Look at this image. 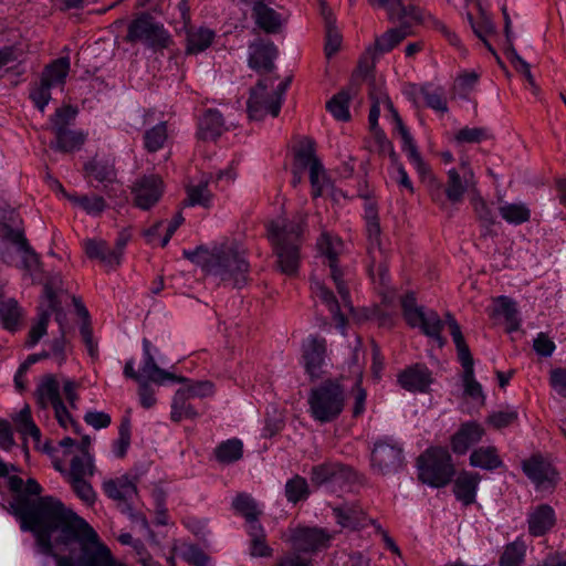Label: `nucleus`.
Wrapping results in <instances>:
<instances>
[{"label": "nucleus", "mask_w": 566, "mask_h": 566, "mask_svg": "<svg viewBox=\"0 0 566 566\" xmlns=\"http://www.w3.org/2000/svg\"><path fill=\"white\" fill-rule=\"evenodd\" d=\"M21 528L36 538L40 553L52 555L57 566H114L109 548L82 517L53 496H42L21 513Z\"/></svg>", "instance_id": "1"}, {"label": "nucleus", "mask_w": 566, "mask_h": 566, "mask_svg": "<svg viewBox=\"0 0 566 566\" xmlns=\"http://www.w3.org/2000/svg\"><path fill=\"white\" fill-rule=\"evenodd\" d=\"M195 261L207 274L221 281L233 282L234 285L247 281L250 268L244 249L230 240L216 244L210 250L198 249L195 252Z\"/></svg>", "instance_id": "2"}, {"label": "nucleus", "mask_w": 566, "mask_h": 566, "mask_svg": "<svg viewBox=\"0 0 566 566\" xmlns=\"http://www.w3.org/2000/svg\"><path fill=\"white\" fill-rule=\"evenodd\" d=\"M305 220L306 214L297 213L291 221L279 218L268 224V238L273 245L277 268L289 276L296 275L300 268Z\"/></svg>", "instance_id": "3"}, {"label": "nucleus", "mask_w": 566, "mask_h": 566, "mask_svg": "<svg viewBox=\"0 0 566 566\" xmlns=\"http://www.w3.org/2000/svg\"><path fill=\"white\" fill-rule=\"evenodd\" d=\"M13 210L0 208V261L23 269L30 275L40 270L38 254L30 248Z\"/></svg>", "instance_id": "4"}, {"label": "nucleus", "mask_w": 566, "mask_h": 566, "mask_svg": "<svg viewBox=\"0 0 566 566\" xmlns=\"http://www.w3.org/2000/svg\"><path fill=\"white\" fill-rule=\"evenodd\" d=\"M370 98L373 101V105L369 111L368 123L370 130L374 134L375 142L379 146V142L377 139V133L384 134L378 127V118L380 115V106L382 105L390 114V119L394 125V132L400 136L401 139V148L406 153L409 161L415 166V168L422 172L426 169V165L421 158L420 153L418 151L417 145L405 126L401 117L398 112L395 109L392 103L385 94H379V96H375L374 93H370Z\"/></svg>", "instance_id": "5"}, {"label": "nucleus", "mask_w": 566, "mask_h": 566, "mask_svg": "<svg viewBox=\"0 0 566 566\" xmlns=\"http://www.w3.org/2000/svg\"><path fill=\"white\" fill-rule=\"evenodd\" d=\"M452 457L446 447H430L418 459V478L431 488H443L454 476Z\"/></svg>", "instance_id": "6"}, {"label": "nucleus", "mask_w": 566, "mask_h": 566, "mask_svg": "<svg viewBox=\"0 0 566 566\" xmlns=\"http://www.w3.org/2000/svg\"><path fill=\"white\" fill-rule=\"evenodd\" d=\"M344 402V390L335 381H325L308 395L310 413L321 423L336 419L343 411Z\"/></svg>", "instance_id": "7"}, {"label": "nucleus", "mask_w": 566, "mask_h": 566, "mask_svg": "<svg viewBox=\"0 0 566 566\" xmlns=\"http://www.w3.org/2000/svg\"><path fill=\"white\" fill-rule=\"evenodd\" d=\"M308 170L312 185V196L317 198L323 195L327 180L324 168L315 155L314 143L311 139H303L296 150L293 163L292 185L296 187L304 171Z\"/></svg>", "instance_id": "8"}, {"label": "nucleus", "mask_w": 566, "mask_h": 566, "mask_svg": "<svg viewBox=\"0 0 566 566\" xmlns=\"http://www.w3.org/2000/svg\"><path fill=\"white\" fill-rule=\"evenodd\" d=\"M446 323L448 324L453 343L457 347L459 360L463 367L462 381L464 394L478 403L483 405L485 396L481 384L474 378L473 359L462 335L460 325L450 314L447 315Z\"/></svg>", "instance_id": "9"}, {"label": "nucleus", "mask_w": 566, "mask_h": 566, "mask_svg": "<svg viewBox=\"0 0 566 566\" xmlns=\"http://www.w3.org/2000/svg\"><path fill=\"white\" fill-rule=\"evenodd\" d=\"M289 84V80L280 82L272 92H268V81H260L251 91L248 101L249 117L253 120H261L268 114L276 117L280 114Z\"/></svg>", "instance_id": "10"}, {"label": "nucleus", "mask_w": 566, "mask_h": 566, "mask_svg": "<svg viewBox=\"0 0 566 566\" xmlns=\"http://www.w3.org/2000/svg\"><path fill=\"white\" fill-rule=\"evenodd\" d=\"M69 72V57H60L43 70L40 82L34 84L30 93L31 99L41 113L51 101V90H63Z\"/></svg>", "instance_id": "11"}, {"label": "nucleus", "mask_w": 566, "mask_h": 566, "mask_svg": "<svg viewBox=\"0 0 566 566\" xmlns=\"http://www.w3.org/2000/svg\"><path fill=\"white\" fill-rule=\"evenodd\" d=\"M61 389L71 409H76L77 384L70 378L60 381L54 375H45L40 379L35 390L36 402L42 408H55L64 403L61 399Z\"/></svg>", "instance_id": "12"}, {"label": "nucleus", "mask_w": 566, "mask_h": 566, "mask_svg": "<svg viewBox=\"0 0 566 566\" xmlns=\"http://www.w3.org/2000/svg\"><path fill=\"white\" fill-rule=\"evenodd\" d=\"M401 305L403 316L411 327L420 328L423 334L433 338L439 346H443L444 340L441 337V332L444 322L434 311H427L424 307L418 306L413 294L406 295L402 298Z\"/></svg>", "instance_id": "13"}, {"label": "nucleus", "mask_w": 566, "mask_h": 566, "mask_svg": "<svg viewBox=\"0 0 566 566\" xmlns=\"http://www.w3.org/2000/svg\"><path fill=\"white\" fill-rule=\"evenodd\" d=\"M127 40L140 42L150 49H164L170 43V35L164 25L148 14H142L128 27Z\"/></svg>", "instance_id": "14"}, {"label": "nucleus", "mask_w": 566, "mask_h": 566, "mask_svg": "<svg viewBox=\"0 0 566 566\" xmlns=\"http://www.w3.org/2000/svg\"><path fill=\"white\" fill-rule=\"evenodd\" d=\"M401 446L392 438H382L375 442L370 454L371 468L379 474L396 472L402 467Z\"/></svg>", "instance_id": "15"}, {"label": "nucleus", "mask_w": 566, "mask_h": 566, "mask_svg": "<svg viewBox=\"0 0 566 566\" xmlns=\"http://www.w3.org/2000/svg\"><path fill=\"white\" fill-rule=\"evenodd\" d=\"M317 248L318 251L328 260V266L331 269L332 279L336 285L338 294L342 297L344 306L348 307L349 311H352L353 307L349 300V292L344 281L342 280V271L337 268V256L344 250V244L342 240L336 235H332L327 232H324L322 233L321 238L317 241Z\"/></svg>", "instance_id": "16"}, {"label": "nucleus", "mask_w": 566, "mask_h": 566, "mask_svg": "<svg viewBox=\"0 0 566 566\" xmlns=\"http://www.w3.org/2000/svg\"><path fill=\"white\" fill-rule=\"evenodd\" d=\"M333 537L323 528L297 527L290 530L289 542L295 551L311 553L327 548Z\"/></svg>", "instance_id": "17"}, {"label": "nucleus", "mask_w": 566, "mask_h": 566, "mask_svg": "<svg viewBox=\"0 0 566 566\" xmlns=\"http://www.w3.org/2000/svg\"><path fill=\"white\" fill-rule=\"evenodd\" d=\"M326 340L322 337L310 335L303 342L301 363L312 379L322 376L323 367L326 364Z\"/></svg>", "instance_id": "18"}, {"label": "nucleus", "mask_w": 566, "mask_h": 566, "mask_svg": "<svg viewBox=\"0 0 566 566\" xmlns=\"http://www.w3.org/2000/svg\"><path fill=\"white\" fill-rule=\"evenodd\" d=\"M522 468L537 490H548L557 483L558 473L556 469L542 455L535 454L525 460Z\"/></svg>", "instance_id": "19"}, {"label": "nucleus", "mask_w": 566, "mask_h": 566, "mask_svg": "<svg viewBox=\"0 0 566 566\" xmlns=\"http://www.w3.org/2000/svg\"><path fill=\"white\" fill-rule=\"evenodd\" d=\"M132 192L136 207L143 210L150 209L163 196V180L156 175L145 176L136 181Z\"/></svg>", "instance_id": "20"}, {"label": "nucleus", "mask_w": 566, "mask_h": 566, "mask_svg": "<svg viewBox=\"0 0 566 566\" xmlns=\"http://www.w3.org/2000/svg\"><path fill=\"white\" fill-rule=\"evenodd\" d=\"M485 434V429L474 420L461 423L459 429L451 436L450 446L453 453L465 454L471 447L479 443Z\"/></svg>", "instance_id": "21"}, {"label": "nucleus", "mask_w": 566, "mask_h": 566, "mask_svg": "<svg viewBox=\"0 0 566 566\" xmlns=\"http://www.w3.org/2000/svg\"><path fill=\"white\" fill-rule=\"evenodd\" d=\"M405 95L412 101L415 105L426 104L436 112L446 113L448 111L447 101L443 91L432 85H408L403 90Z\"/></svg>", "instance_id": "22"}, {"label": "nucleus", "mask_w": 566, "mask_h": 566, "mask_svg": "<svg viewBox=\"0 0 566 566\" xmlns=\"http://www.w3.org/2000/svg\"><path fill=\"white\" fill-rule=\"evenodd\" d=\"M276 56L277 50L272 42L258 40L249 45L248 64L259 73L271 72Z\"/></svg>", "instance_id": "23"}, {"label": "nucleus", "mask_w": 566, "mask_h": 566, "mask_svg": "<svg viewBox=\"0 0 566 566\" xmlns=\"http://www.w3.org/2000/svg\"><path fill=\"white\" fill-rule=\"evenodd\" d=\"M151 344L147 338L143 339V360L140 367L142 377L149 381L163 385L168 381H181L184 377L176 376L172 373L161 369L151 355Z\"/></svg>", "instance_id": "24"}, {"label": "nucleus", "mask_w": 566, "mask_h": 566, "mask_svg": "<svg viewBox=\"0 0 566 566\" xmlns=\"http://www.w3.org/2000/svg\"><path fill=\"white\" fill-rule=\"evenodd\" d=\"M103 491L109 499L127 504L137 496L136 479H133L129 474H123L105 480Z\"/></svg>", "instance_id": "25"}, {"label": "nucleus", "mask_w": 566, "mask_h": 566, "mask_svg": "<svg viewBox=\"0 0 566 566\" xmlns=\"http://www.w3.org/2000/svg\"><path fill=\"white\" fill-rule=\"evenodd\" d=\"M398 382L408 391L424 392L432 382V376L424 365L416 364L399 374Z\"/></svg>", "instance_id": "26"}, {"label": "nucleus", "mask_w": 566, "mask_h": 566, "mask_svg": "<svg viewBox=\"0 0 566 566\" xmlns=\"http://www.w3.org/2000/svg\"><path fill=\"white\" fill-rule=\"evenodd\" d=\"M86 256L99 261L107 269H115L119 265V254L114 252L107 242L101 238H90L82 242Z\"/></svg>", "instance_id": "27"}, {"label": "nucleus", "mask_w": 566, "mask_h": 566, "mask_svg": "<svg viewBox=\"0 0 566 566\" xmlns=\"http://www.w3.org/2000/svg\"><path fill=\"white\" fill-rule=\"evenodd\" d=\"M480 475L471 471H461L453 481V494L464 506L476 501V493L480 484Z\"/></svg>", "instance_id": "28"}, {"label": "nucleus", "mask_w": 566, "mask_h": 566, "mask_svg": "<svg viewBox=\"0 0 566 566\" xmlns=\"http://www.w3.org/2000/svg\"><path fill=\"white\" fill-rule=\"evenodd\" d=\"M555 512L547 504L537 505L531 509L527 514L528 532L535 537L546 534L555 525Z\"/></svg>", "instance_id": "29"}, {"label": "nucleus", "mask_w": 566, "mask_h": 566, "mask_svg": "<svg viewBox=\"0 0 566 566\" xmlns=\"http://www.w3.org/2000/svg\"><path fill=\"white\" fill-rule=\"evenodd\" d=\"M377 139L379 142V151L388 154L391 159L390 175L391 178L400 186L408 189L410 192L413 191L412 182L403 168L398 161V156L394 150L392 144L387 139L385 134L377 133Z\"/></svg>", "instance_id": "30"}, {"label": "nucleus", "mask_w": 566, "mask_h": 566, "mask_svg": "<svg viewBox=\"0 0 566 566\" xmlns=\"http://www.w3.org/2000/svg\"><path fill=\"white\" fill-rule=\"evenodd\" d=\"M368 2L373 7L386 9L390 21L410 19L419 22L422 19L419 9L412 6L406 7L401 3V0H368Z\"/></svg>", "instance_id": "31"}, {"label": "nucleus", "mask_w": 566, "mask_h": 566, "mask_svg": "<svg viewBox=\"0 0 566 566\" xmlns=\"http://www.w3.org/2000/svg\"><path fill=\"white\" fill-rule=\"evenodd\" d=\"M447 176L448 181L444 191L448 200L452 203L461 202L464 193L475 188L476 180H469L455 168L449 169Z\"/></svg>", "instance_id": "32"}, {"label": "nucleus", "mask_w": 566, "mask_h": 566, "mask_svg": "<svg viewBox=\"0 0 566 566\" xmlns=\"http://www.w3.org/2000/svg\"><path fill=\"white\" fill-rule=\"evenodd\" d=\"M311 290L316 297H318L324 304H326L328 311L331 312L333 318L337 324L338 329L344 335L346 319L344 315H342L339 312V305L334 294L329 290H327L321 281L316 279H313L311 281Z\"/></svg>", "instance_id": "33"}, {"label": "nucleus", "mask_w": 566, "mask_h": 566, "mask_svg": "<svg viewBox=\"0 0 566 566\" xmlns=\"http://www.w3.org/2000/svg\"><path fill=\"white\" fill-rule=\"evenodd\" d=\"M224 130L222 115L217 109H208L199 120L198 137L202 140H213Z\"/></svg>", "instance_id": "34"}, {"label": "nucleus", "mask_w": 566, "mask_h": 566, "mask_svg": "<svg viewBox=\"0 0 566 566\" xmlns=\"http://www.w3.org/2000/svg\"><path fill=\"white\" fill-rule=\"evenodd\" d=\"M252 11L258 27L268 33L276 32L282 25L281 14L262 1H255Z\"/></svg>", "instance_id": "35"}, {"label": "nucleus", "mask_w": 566, "mask_h": 566, "mask_svg": "<svg viewBox=\"0 0 566 566\" xmlns=\"http://www.w3.org/2000/svg\"><path fill=\"white\" fill-rule=\"evenodd\" d=\"M55 142L52 147L62 153H73L80 150L87 139V134L83 130L61 129L54 134Z\"/></svg>", "instance_id": "36"}, {"label": "nucleus", "mask_w": 566, "mask_h": 566, "mask_svg": "<svg viewBox=\"0 0 566 566\" xmlns=\"http://www.w3.org/2000/svg\"><path fill=\"white\" fill-rule=\"evenodd\" d=\"M410 29L407 25H400L399 28H392L387 30L381 35L375 39L373 51L375 54H385L394 50L400 44L409 34Z\"/></svg>", "instance_id": "37"}, {"label": "nucleus", "mask_w": 566, "mask_h": 566, "mask_svg": "<svg viewBox=\"0 0 566 566\" xmlns=\"http://www.w3.org/2000/svg\"><path fill=\"white\" fill-rule=\"evenodd\" d=\"M48 307L40 311L39 319L34 323L29 332L28 346L33 347L46 334L51 315L56 311L55 297L52 293H48Z\"/></svg>", "instance_id": "38"}, {"label": "nucleus", "mask_w": 566, "mask_h": 566, "mask_svg": "<svg viewBox=\"0 0 566 566\" xmlns=\"http://www.w3.org/2000/svg\"><path fill=\"white\" fill-rule=\"evenodd\" d=\"M503 462L497 449L493 446L480 447L470 454V465L482 470H495L502 467Z\"/></svg>", "instance_id": "39"}, {"label": "nucleus", "mask_w": 566, "mask_h": 566, "mask_svg": "<svg viewBox=\"0 0 566 566\" xmlns=\"http://www.w3.org/2000/svg\"><path fill=\"white\" fill-rule=\"evenodd\" d=\"M55 184L61 193L67 198L71 203L83 209L87 214L97 216L105 210L106 203L102 197L69 195L60 182L56 181Z\"/></svg>", "instance_id": "40"}, {"label": "nucleus", "mask_w": 566, "mask_h": 566, "mask_svg": "<svg viewBox=\"0 0 566 566\" xmlns=\"http://www.w3.org/2000/svg\"><path fill=\"white\" fill-rule=\"evenodd\" d=\"M493 313L504 318L509 332H515L521 325L516 303L507 296H500L494 302Z\"/></svg>", "instance_id": "41"}, {"label": "nucleus", "mask_w": 566, "mask_h": 566, "mask_svg": "<svg viewBox=\"0 0 566 566\" xmlns=\"http://www.w3.org/2000/svg\"><path fill=\"white\" fill-rule=\"evenodd\" d=\"M214 39V32L207 28H199L188 32L187 53L198 54L208 49Z\"/></svg>", "instance_id": "42"}, {"label": "nucleus", "mask_w": 566, "mask_h": 566, "mask_svg": "<svg viewBox=\"0 0 566 566\" xmlns=\"http://www.w3.org/2000/svg\"><path fill=\"white\" fill-rule=\"evenodd\" d=\"M94 474L93 458L84 452L71 460V468L67 472V481L87 479Z\"/></svg>", "instance_id": "43"}, {"label": "nucleus", "mask_w": 566, "mask_h": 566, "mask_svg": "<svg viewBox=\"0 0 566 566\" xmlns=\"http://www.w3.org/2000/svg\"><path fill=\"white\" fill-rule=\"evenodd\" d=\"M527 546L523 538L517 537L507 544L501 556L500 566H518L524 562Z\"/></svg>", "instance_id": "44"}, {"label": "nucleus", "mask_w": 566, "mask_h": 566, "mask_svg": "<svg viewBox=\"0 0 566 566\" xmlns=\"http://www.w3.org/2000/svg\"><path fill=\"white\" fill-rule=\"evenodd\" d=\"M180 382L185 385L176 392H182L187 399L206 398L214 394V386L208 380L192 381L184 377Z\"/></svg>", "instance_id": "45"}, {"label": "nucleus", "mask_w": 566, "mask_h": 566, "mask_svg": "<svg viewBox=\"0 0 566 566\" xmlns=\"http://www.w3.org/2000/svg\"><path fill=\"white\" fill-rule=\"evenodd\" d=\"M168 139L167 123L160 122L157 125L147 129L144 134L145 148L155 153L161 149Z\"/></svg>", "instance_id": "46"}, {"label": "nucleus", "mask_w": 566, "mask_h": 566, "mask_svg": "<svg viewBox=\"0 0 566 566\" xmlns=\"http://www.w3.org/2000/svg\"><path fill=\"white\" fill-rule=\"evenodd\" d=\"M85 172L87 177L94 178L98 182L112 184L115 180L116 174L114 166L106 161L92 160L85 165Z\"/></svg>", "instance_id": "47"}, {"label": "nucleus", "mask_w": 566, "mask_h": 566, "mask_svg": "<svg viewBox=\"0 0 566 566\" xmlns=\"http://www.w3.org/2000/svg\"><path fill=\"white\" fill-rule=\"evenodd\" d=\"M243 453V444L239 439H229L218 446L216 457L218 461L231 463L238 461Z\"/></svg>", "instance_id": "48"}, {"label": "nucleus", "mask_w": 566, "mask_h": 566, "mask_svg": "<svg viewBox=\"0 0 566 566\" xmlns=\"http://www.w3.org/2000/svg\"><path fill=\"white\" fill-rule=\"evenodd\" d=\"M501 217L509 223L521 224L530 219V209L524 203H505L500 208Z\"/></svg>", "instance_id": "49"}, {"label": "nucleus", "mask_w": 566, "mask_h": 566, "mask_svg": "<svg viewBox=\"0 0 566 566\" xmlns=\"http://www.w3.org/2000/svg\"><path fill=\"white\" fill-rule=\"evenodd\" d=\"M20 316V307L14 300L0 304V322L6 329L14 331L18 327Z\"/></svg>", "instance_id": "50"}, {"label": "nucleus", "mask_w": 566, "mask_h": 566, "mask_svg": "<svg viewBox=\"0 0 566 566\" xmlns=\"http://www.w3.org/2000/svg\"><path fill=\"white\" fill-rule=\"evenodd\" d=\"M188 205L210 207L212 195L208 188V181H200L197 185H190L187 189Z\"/></svg>", "instance_id": "51"}, {"label": "nucleus", "mask_w": 566, "mask_h": 566, "mask_svg": "<svg viewBox=\"0 0 566 566\" xmlns=\"http://www.w3.org/2000/svg\"><path fill=\"white\" fill-rule=\"evenodd\" d=\"M233 509L241 514L245 521L259 518L261 510L258 503L248 494H239L232 502Z\"/></svg>", "instance_id": "52"}, {"label": "nucleus", "mask_w": 566, "mask_h": 566, "mask_svg": "<svg viewBox=\"0 0 566 566\" xmlns=\"http://www.w3.org/2000/svg\"><path fill=\"white\" fill-rule=\"evenodd\" d=\"M13 421L17 424L18 430L23 436H30L36 441L40 440L41 432L31 418V410L29 406L21 409V411L13 418Z\"/></svg>", "instance_id": "53"}, {"label": "nucleus", "mask_w": 566, "mask_h": 566, "mask_svg": "<svg viewBox=\"0 0 566 566\" xmlns=\"http://www.w3.org/2000/svg\"><path fill=\"white\" fill-rule=\"evenodd\" d=\"M349 94L345 91L339 92L327 103L328 112L337 119V120H348L350 117L349 114Z\"/></svg>", "instance_id": "54"}, {"label": "nucleus", "mask_w": 566, "mask_h": 566, "mask_svg": "<svg viewBox=\"0 0 566 566\" xmlns=\"http://www.w3.org/2000/svg\"><path fill=\"white\" fill-rule=\"evenodd\" d=\"M189 399L184 397L182 392H176L171 403V419L174 421H181L185 418L197 417L196 409L187 401Z\"/></svg>", "instance_id": "55"}, {"label": "nucleus", "mask_w": 566, "mask_h": 566, "mask_svg": "<svg viewBox=\"0 0 566 566\" xmlns=\"http://www.w3.org/2000/svg\"><path fill=\"white\" fill-rule=\"evenodd\" d=\"M307 482L302 476H294L286 482L285 494L290 502L296 503L307 496Z\"/></svg>", "instance_id": "56"}, {"label": "nucleus", "mask_w": 566, "mask_h": 566, "mask_svg": "<svg viewBox=\"0 0 566 566\" xmlns=\"http://www.w3.org/2000/svg\"><path fill=\"white\" fill-rule=\"evenodd\" d=\"M518 412L513 407H506L504 409L492 412L488 417V423L496 429L505 428L516 421Z\"/></svg>", "instance_id": "57"}, {"label": "nucleus", "mask_w": 566, "mask_h": 566, "mask_svg": "<svg viewBox=\"0 0 566 566\" xmlns=\"http://www.w3.org/2000/svg\"><path fill=\"white\" fill-rule=\"evenodd\" d=\"M342 471L337 463H323L312 469V481L316 484H323L334 479Z\"/></svg>", "instance_id": "58"}, {"label": "nucleus", "mask_w": 566, "mask_h": 566, "mask_svg": "<svg viewBox=\"0 0 566 566\" xmlns=\"http://www.w3.org/2000/svg\"><path fill=\"white\" fill-rule=\"evenodd\" d=\"M76 114V109L71 106L57 108L50 119L53 133H57L59 128L67 129V126L75 118Z\"/></svg>", "instance_id": "59"}, {"label": "nucleus", "mask_w": 566, "mask_h": 566, "mask_svg": "<svg viewBox=\"0 0 566 566\" xmlns=\"http://www.w3.org/2000/svg\"><path fill=\"white\" fill-rule=\"evenodd\" d=\"M54 416L59 424L65 430H72L75 433L80 432V424L73 419L67 407L62 403L53 408Z\"/></svg>", "instance_id": "60"}, {"label": "nucleus", "mask_w": 566, "mask_h": 566, "mask_svg": "<svg viewBox=\"0 0 566 566\" xmlns=\"http://www.w3.org/2000/svg\"><path fill=\"white\" fill-rule=\"evenodd\" d=\"M17 468L12 464H7L0 459V476L8 478L9 489L13 493L22 494L24 481L18 475H10V472H15Z\"/></svg>", "instance_id": "61"}, {"label": "nucleus", "mask_w": 566, "mask_h": 566, "mask_svg": "<svg viewBox=\"0 0 566 566\" xmlns=\"http://www.w3.org/2000/svg\"><path fill=\"white\" fill-rule=\"evenodd\" d=\"M72 485L73 491L76 495L86 504H93L96 499V494L86 479L69 481Z\"/></svg>", "instance_id": "62"}, {"label": "nucleus", "mask_w": 566, "mask_h": 566, "mask_svg": "<svg viewBox=\"0 0 566 566\" xmlns=\"http://www.w3.org/2000/svg\"><path fill=\"white\" fill-rule=\"evenodd\" d=\"M43 357L52 358L56 365H62L66 359V345L64 337L53 339L50 343V350L43 353Z\"/></svg>", "instance_id": "63"}, {"label": "nucleus", "mask_w": 566, "mask_h": 566, "mask_svg": "<svg viewBox=\"0 0 566 566\" xmlns=\"http://www.w3.org/2000/svg\"><path fill=\"white\" fill-rule=\"evenodd\" d=\"M488 136L486 130L479 127H464L455 135L458 143H480Z\"/></svg>", "instance_id": "64"}]
</instances>
